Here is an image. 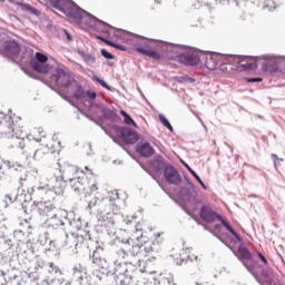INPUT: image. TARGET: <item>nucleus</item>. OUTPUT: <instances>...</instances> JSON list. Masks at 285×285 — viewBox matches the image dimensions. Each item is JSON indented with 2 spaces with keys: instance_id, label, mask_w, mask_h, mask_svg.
<instances>
[{
  "instance_id": "f257e3e1",
  "label": "nucleus",
  "mask_w": 285,
  "mask_h": 285,
  "mask_svg": "<svg viewBox=\"0 0 285 285\" xmlns=\"http://www.w3.org/2000/svg\"><path fill=\"white\" fill-rule=\"evenodd\" d=\"M78 174L79 167L69 164H65L62 167L53 171L57 181H73V190L83 193L86 191V186L81 183V177H78L76 180Z\"/></svg>"
},
{
  "instance_id": "f03ea898",
  "label": "nucleus",
  "mask_w": 285,
  "mask_h": 285,
  "mask_svg": "<svg viewBox=\"0 0 285 285\" xmlns=\"http://www.w3.org/2000/svg\"><path fill=\"white\" fill-rule=\"evenodd\" d=\"M52 8L62 12L69 19H72L76 23H81V9L70 0H51Z\"/></svg>"
},
{
  "instance_id": "7ed1b4c3",
  "label": "nucleus",
  "mask_w": 285,
  "mask_h": 285,
  "mask_svg": "<svg viewBox=\"0 0 285 285\" xmlns=\"http://www.w3.org/2000/svg\"><path fill=\"white\" fill-rule=\"evenodd\" d=\"M200 219H203V222H206V224H215V222H220V224L226 227V230H228L236 240L242 242V236L237 232H235V229H233L230 224H228V222H226L219 214L215 213L209 207L204 206L200 209Z\"/></svg>"
},
{
  "instance_id": "20e7f679",
  "label": "nucleus",
  "mask_w": 285,
  "mask_h": 285,
  "mask_svg": "<svg viewBox=\"0 0 285 285\" xmlns=\"http://www.w3.org/2000/svg\"><path fill=\"white\" fill-rule=\"evenodd\" d=\"M227 61L234 63L239 72L257 70V59L250 56H228Z\"/></svg>"
},
{
  "instance_id": "39448f33",
  "label": "nucleus",
  "mask_w": 285,
  "mask_h": 285,
  "mask_svg": "<svg viewBox=\"0 0 285 285\" xmlns=\"http://www.w3.org/2000/svg\"><path fill=\"white\" fill-rule=\"evenodd\" d=\"M73 79L71 76L63 71V69H57L51 76V82L58 88H69L72 86Z\"/></svg>"
},
{
  "instance_id": "423d86ee",
  "label": "nucleus",
  "mask_w": 285,
  "mask_h": 285,
  "mask_svg": "<svg viewBox=\"0 0 285 285\" xmlns=\"http://www.w3.org/2000/svg\"><path fill=\"white\" fill-rule=\"evenodd\" d=\"M32 210L38 213L41 217H50V215H52V210H55V204L50 200H36L32 204Z\"/></svg>"
},
{
  "instance_id": "0eeeda50",
  "label": "nucleus",
  "mask_w": 285,
  "mask_h": 285,
  "mask_svg": "<svg viewBox=\"0 0 285 285\" xmlns=\"http://www.w3.org/2000/svg\"><path fill=\"white\" fill-rule=\"evenodd\" d=\"M136 52H139V55H145L150 59H155V61H160L161 59V53L153 50V46H150L148 40H144L141 47H136Z\"/></svg>"
},
{
  "instance_id": "6e6552de",
  "label": "nucleus",
  "mask_w": 285,
  "mask_h": 285,
  "mask_svg": "<svg viewBox=\"0 0 285 285\" xmlns=\"http://www.w3.org/2000/svg\"><path fill=\"white\" fill-rule=\"evenodd\" d=\"M180 63L185 66H199L200 59L196 51H187L178 56Z\"/></svg>"
},
{
  "instance_id": "1a4fd4ad",
  "label": "nucleus",
  "mask_w": 285,
  "mask_h": 285,
  "mask_svg": "<svg viewBox=\"0 0 285 285\" xmlns=\"http://www.w3.org/2000/svg\"><path fill=\"white\" fill-rule=\"evenodd\" d=\"M164 176L168 184H173L174 186H179V184H181V175H179V171L173 166H167L165 168Z\"/></svg>"
},
{
  "instance_id": "9d476101",
  "label": "nucleus",
  "mask_w": 285,
  "mask_h": 285,
  "mask_svg": "<svg viewBox=\"0 0 285 285\" xmlns=\"http://www.w3.org/2000/svg\"><path fill=\"white\" fill-rule=\"evenodd\" d=\"M2 52H4L7 57H17V55L21 52V48L17 41L7 40L2 43Z\"/></svg>"
},
{
  "instance_id": "9b49d317",
  "label": "nucleus",
  "mask_w": 285,
  "mask_h": 285,
  "mask_svg": "<svg viewBox=\"0 0 285 285\" xmlns=\"http://www.w3.org/2000/svg\"><path fill=\"white\" fill-rule=\"evenodd\" d=\"M14 121H12V118H3L0 121V131L1 135H4V137H14Z\"/></svg>"
},
{
  "instance_id": "f8f14e48",
  "label": "nucleus",
  "mask_w": 285,
  "mask_h": 285,
  "mask_svg": "<svg viewBox=\"0 0 285 285\" xmlns=\"http://www.w3.org/2000/svg\"><path fill=\"white\" fill-rule=\"evenodd\" d=\"M236 256L238 257V259H240V262H243L244 266H246L247 271H253V267H250V265H248V261L253 259V255L250 254V250H248V248L244 247V246H239L237 252H236Z\"/></svg>"
},
{
  "instance_id": "ddd939ff",
  "label": "nucleus",
  "mask_w": 285,
  "mask_h": 285,
  "mask_svg": "<svg viewBox=\"0 0 285 285\" xmlns=\"http://www.w3.org/2000/svg\"><path fill=\"white\" fill-rule=\"evenodd\" d=\"M205 66L207 70H217V66H219V56L217 55H207Z\"/></svg>"
},
{
  "instance_id": "4468645a",
  "label": "nucleus",
  "mask_w": 285,
  "mask_h": 285,
  "mask_svg": "<svg viewBox=\"0 0 285 285\" xmlns=\"http://www.w3.org/2000/svg\"><path fill=\"white\" fill-rule=\"evenodd\" d=\"M32 69L40 75H48L50 72V65L48 62H32L30 61Z\"/></svg>"
},
{
  "instance_id": "2eb2a0df",
  "label": "nucleus",
  "mask_w": 285,
  "mask_h": 285,
  "mask_svg": "<svg viewBox=\"0 0 285 285\" xmlns=\"http://www.w3.org/2000/svg\"><path fill=\"white\" fill-rule=\"evenodd\" d=\"M137 153H139L141 157H153V155H155V149L150 147V144H141L137 145Z\"/></svg>"
},
{
  "instance_id": "dca6fc26",
  "label": "nucleus",
  "mask_w": 285,
  "mask_h": 285,
  "mask_svg": "<svg viewBox=\"0 0 285 285\" xmlns=\"http://www.w3.org/2000/svg\"><path fill=\"white\" fill-rule=\"evenodd\" d=\"M220 61L222 62L218 68L219 72L228 73V72H230V70H233L232 66H235V65L233 62L228 61V56H222Z\"/></svg>"
},
{
  "instance_id": "f3484780",
  "label": "nucleus",
  "mask_w": 285,
  "mask_h": 285,
  "mask_svg": "<svg viewBox=\"0 0 285 285\" xmlns=\"http://www.w3.org/2000/svg\"><path fill=\"white\" fill-rule=\"evenodd\" d=\"M116 285H132V277L126 274H119L116 276Z\"/></svg>"
},
{
  "instance_id": "a211bd4d",
  "label": "nucleus",
  "mask_w": 285,
  "mask_h": 285,
  "mask_svg": "<svg viewBox=\"0 0 285 285\" xmlns=\"http://www.w3.org/2000/svg\"><path fill=\"white\" fill-rule=\"evenodd\" d=\"M96 39H99V41H102L104 43H106L107 46H110L111 48H116V50H122V52H126V47L115 43L110 40L105 39L101 36H97Z\"/></svg>"
},
{
  "instance_id": "6ab92c4d",
  "label": "nucleus",
  "mask_w": 285,
  "mask_h": 285,
  "mask_svg": "<svg viewBox=\"0 0 285 285\" xmlns=\"http://www.w3.org/2000/svg\"><path fill=\"white\" fill-rule=\"evenodd\" d=\"M99 193V183H97V180H94L87 188L86 190V195L88 197L92 196V195H97Z\"/></svg>"
},
{
  "instance_id": "aec40b11",
  "label": "nucleus",
  "mask_w": 285,
  "mask_h": 285,
  "mask_svg": "<svg viewBox=\"0 0 285 285\" xmlns=\"http://www.w3.org/2000/svg\"><path fill=\"white\" fill-rule=\"evenodd\" d=\"M151 167L156 170V173H161V170H166V164L163 160L156 159L151 163Z\"/></svg>"
},
{
  "instance_id": "412c9836",
  "label": "nucleus",
  "mask_w": 285,
  "mask_h": 285,
  "mask_svg": "<svg viewBox=\"0 0 285 285\" xmlns=\"http://www.w3.org/2000/svg\"><path fill=\"white\" fill-rule=\"evenodd\" d=\"M31 62L48 63V56L41 52H36V56L31 59Z\"/></svg>"
},
{
  "instance_id": "4be33fe9",
  "label": "nucleus",
  "mask_w": 285,
  "mask_h": 285,
  "mask_svg": "<svg viewBox=\"0 0 285 285\" xmlns=\"http://www.w3.org/2000/svg\"><path fill=\"white\" fill-rule=\"evenodd\" d=\"M139 141V136L137 132L129 130L128 131V137H127V144H137Z\"/></svg>"
},
{
  "instance_id": "5701e85b",
  "label": "nucleus",
  "mask_w": 285,
  "mask_h": 285,
  "mask_svg": "<svg viewBox=\"0 0 285 285\" xmlns=\"http://www.w3.org/2000/svg\"><path fill=\"white\" fill-rule=\"evenodd\" d=\"M158 119H159L160 124H163V126H165V128H167V130H170V132H173V125H170V121H168V119L166 118L165 115H159Z\"/></svg>"
},
{
  "instance_id": "b1692460",
  "label": "nucleus",
  "mask_w": 285,
  "mask_h": 285,
  "mask_svg": "<svg viewBox=\"0 0 285 285\" xmlns=\"http://www.w3.org/2000/svg\"><path fill=\"white\" fill-rule=\"evenodd\" d=\"M120 115L125 117V124H127V126H135V120L130 115H128V112L120 110Z\"/></svg>"
},
{
  "instance_id": "393cba45",
  "label": "nucleus",
  "mask_w": 285,
  "mask_h": 285,
  "mask_svg": "<svg viewBox=\"0 0 285 285\" xmlns=\"http://www.w3.org/2000/svg\"><path fill=\"white\" fill-rule=\"evenodd\" d=\"M187 170L190 171V174L193 175V177H195V179H197L198 184H200L202 188L206 189V185L204 184V181L202 180V178L199 177V175H197V173H195V170H193V168H190L188 165H186Z\"/></svg>"
},
{
  "instance_id": "a878e982",
  "label": "nucleus",
  "mask_w": 285,
  "mask_h": 285,
  "mask_svg": "<svg viewBox=\"0 0 285 285\" xmlns=\"http://www.w3.org/2000/svg\"><path fill=\"white\" fill-rule=\"evenodd\" d=\"M92 81L100 83V86H102V88H108V83L106 81H104L101 78H99L98 76H94Z\"/></svg>"
},
{
  "instance_id": "bb28decb",
  "label": "nucleus",
  "mask_w": 285,
  "mask_h": 285,
  "mask_svg": "<svg viewBox=\"0 0 285 285\" xmlns=\"http://www.w3.org/2000/svg\"><path fill=\"white\" fill-rule=\"evenodd\" d=\"M263 70L265 71V72H271L273 69L271 68V61H268V60H265V61H263Z\"/></svg>"
},
{
  "instance_id": "cd10ccee",
  "label": "nucleus",
  "mask_w": 285,
  "mask_h": 285,
  "mask_svg": "<svg viewBox=\"0 0 285 285\" xmlns=\"http://www.w3.org/2000/svg\"><path fill=\"white\" fill-rule=\"evenodd\" d=\"M178 83H185V81H195L193 78L179 76L176 78Z\"/></svg>"
},
{
  "instance_id": "c85d7f7f",
  "label": "nucleus",
  "mask_w": 285,
  "mask_h": 285,
  "mask_svg": "<svg viewBox=\"0 0 285 285\" xmlns=\"http://www.w3.org/2000/svg\"><path fill=\"white\" fill-rule=\"evenodd\" d=\"M101 55L105 57V59H115V56H112V53L108 52L106 49H101Z\"/></svg>"
},
{
  "instance_id": "c756f323",
  "label": "nucleus",
  "mask_w": 285,
  "mask_h": 285,
  "mask_svg": "<svg viewBox=\"0 0 285 285\" xmlns=\"http://www.w3.org/2000/svg\"><path fill=\"white\" fill-rule=\"evenodd\" d=\"M86 96L88 97V99H91L92 101H95V99H97V92H95V91L88 90L86 92Z\"/></svg>"
},
{
  "instance_id": "7c9ffc66",
  "label": "nucleus",
  "mask_w": 285,
  "mask_h": 285,
  "mask_svg": "<svg viewBox=\"0 0 285 285\" xmlns=\"http://www.w3.org/2000/svg\"><path fill=\"white\" fill-rule=\"evenodd\" d=\"M257 256L259 257L261 262H263V264H265V266H268V259L265 258L263 253H257Z\"/></svg>"
},
{
  "instance_id": "2f4dec72",
  "label": "nucleus",
  "mask_w": 285,
  "mask_h": 285,
  "mask_svg": "<svg viewBox=\"0 0 285 285\" xmlns=\"http://www.w3.org/2000/svg\"><path fill=\"white\" fill-rule=\"evenodd\" d=\"M248 83H261V81H264L262 78H248L247 79Z\"/></svg>"
},
{
  "instance_id": "473e14b6",
  "label": "nucleus",
  "mask_w": 285,
  "mask_h": 285,
  "mask_svg": "<svg viewBox=\"0 0 285 285\" xmlns=\"http://www.w3.org/2000/svg\"><path fill=\"white\" fill-rule=\"evenodd\" d=\"M22 10H28V12H35V8L30 4H22Z\"/></svg>"
},
{
  "instance_id": "72a5a7b5",
  "label": "nucleus",
  "mask_w": 285,
  "mask_h": 285,
  "mask_svg": "<svg viewBox=\"0 0 285 285\" xmlns=\"http://www.w3.org/2000/svg\"><path fill=\"white\" fill-rule=\"evenodd\" d=\"M272 159L274 160L275 166H277L278 161H284V159L279 158L277 155L273 154Z\"/></svg>"
},
{
  "instance_id": "f704fd0d",
  "label": "nucleus",
  "mask_w": 285,
  "mask_h": 285,
  "mask_svg": "<svg viewBox=\"0 0 285 285\" xmlns=\"http://www.w3.org/2000/svg\"><path fill=\"white\" fill-rule=\"evenodd\" d=\"M48 190L43 187L38 188V191H36V195H47Z\"/></svg>"
},
{
  "instance_id": "c9c22d12",
  "label": "nucleus",
  "mask_w": 285,
  "mask_h": 285,
  "mask_svg": "<svg viewBox=\"0 0 285 285\" xmlns=\"http://www.w3.org/2000/svg\"><path fill=\"white\" fill-rule=\"evenodd\" d=\"M86 60L89 61L90 63H95V61H96L95 56H92V55H88L86 57Z\"/></svg>"
},
{
  "instance_id": "e433bc0d",
  "label": "nucleus",
  "mask_w": 285,
  "mask_h": 285,
  "mask_svg": "<svg viewBox=\"0 0 285 285\" xmlns=\"http://www.w3.org/2000/svg\"><path fill=\"white\" fill-rule=\"evenodd\" d=\"M47 148L50 150V153L55 154L57 150H55V145H47Z\"/></svg>"
},
{
  "instance_id": "4c0bfd02",
  "label": "nucleus",
  "mask_w": 285,
  "mask_h": 285,
  "mask_svg": "<svg viewBox=\"0 0 285 285\" xmlns=\"http://www.w3.org/2000/svg\"><path fill=\"white\" fill-rule=\"evenodd\" d=\"M196 285H214V284L210 282H204V283L197 282Z\"/></svg>"
},
{
  "instance_id": "58836bf2",
  "label": "nucleus",
  "mask_w": 285,
  "mask_h": 285,
  "mask_svg": "<svg viewBox=\"0 0 285 285\" xmlns=\"http://www.w3.org/2000/svg\"><path fill=\"white\" fill-rule=\"evenodd\" d=\"M85 170H86L87 173H89L90 175H95V173H92V169L88 168V166L85 167Z\"/></svg>"
},
{
  "instance_id": "ea45409f",
  "label": "nucleus",
  "mask_w": 285,
  "mask_h": 285,
  "mask_svg": "<svg viewBox=\"0 0 285 285\" xmlns=\"http://www.w3.org/2000/svg\"><path fill=\"white\" fill-rule=\"evenodd\" d=\"M76 97H77V99H81L83 97V94L82 92H78V94H76Z\"/></svg>"
},
{
  "instance_id": "a19ab883",
  "label": "nucleus",
  "mask_w": 285,
  "mask_h": 285,
  "mask_svg": "<svg viewBox=\"0 0 285 285\" xmlns=\"http://www.w3.org/2000/svg\"><path fill=\"white\" fill-rule=\"evenodd\" d=\"M187 184L190 186V188H193V183H190V180L186 179Z\"/></svg>"
},
{
  "instance_id": "79ce46f5",
  "label": "nucleus",
  "mask_w": 285,
  "mask_h": 285,
  "mask_svg": "<svg viewBox=\"0 0 285 285\" xmlns=\"http://www.w3.org/2000/svg\"><path fill=\"white\" fill-rule=\"evenodd\" d=\"M81 173H82L83 175H86V171H85V170H81Z\"/></svg>"
},
{
  "instance_id": "37998d69",
  "label": "nucleus",
  "mask_w": 285,
  "mask_h": 285,
  "mask_svg": "<svg viewBox=\"0 0 285 285\" xmlns=\"http://www.w3.org/2000/svg\"><path fill=\"white\" fill-rule=\"evenodd\" d=\"M58 166H59V169L62 167L60 164H58Z\"/></svg>"
},
{
  "instance_id": "c03bdc74",
  "label": "nucleus",
  "mask_w": 285,
  "mask_h": 285,
  "mask_svg": "<svg viewBox=\"0 0 285 285\" xmlns=\"http://www.w3.org/2000/svg\"><path fill=\"white\" fill-rule=\"evenodd\" d=\"M68 39L70 40L71 38H70V35H68Z\"/></svg>"
},
{
  "instance_id": "a18cd8bd",
  "label": "nucleus",
  "mask_w": 285,
  "mask_h": 285,
  "mask_svg": "<svg viewBox=\"0 0 285 285\" xmlns=\"http://www.w3.org/2000/svg\"><path fill=\"white\" fill-rule=\"evenodd\" d=\"M136 230H139V227H136Z\"/></svg>"
},
{
  "instance_id": "49530a36",
  "label": "nucleus",
  "mask_w": 285,
  "mask_h": 285,
  "mask_svg": "<svg viewBox=\"0 0 285 285\" xmlns=\"http://www.w3.org/2000/svg\"><path fill=\"white\" fill-rule=\"evenodd\" d=\"M0 1H4V0H0Z\"/></svg>"
}]
</instances>
